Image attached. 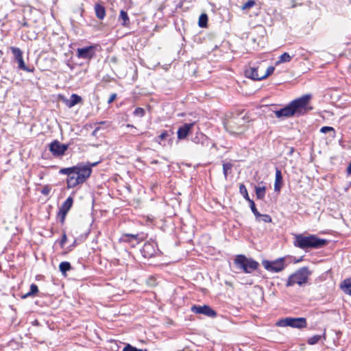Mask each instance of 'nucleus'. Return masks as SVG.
<instances>
[{
  "label": "nucleus",
  "instance_id": "obj_37",
  "mask_svg": "<svg viewBox=\"0 0 351 351\" xmlns=\"http://www.w3.org/2000/svg\"><path fill=\"white\" fill-rule=\"evenodd\" d=\"M67 213H68L61 210L60 209L58 212L57 217L59 219L60 222L62 225H63L64 223V221H65L66 216Z\"/></svg>",
  "mask_w": 351,
  "mask_h": 351
},
{
  "label": "nucleus",
  "instance_id": "obj_13",
  "mask_svg": "<svg viewBox=\"0 0 351 351\" xmlns=\"http://www.w3.org/2000/svg\"><path fill=\"white\" fill-rule=\"evenodd\" d=\"M145 239V237L143 233L140 234H128L125 233L123 234L120 238L121 242L132 243L133 241H136V244H138L141 241H143Z\"/></svg>",
  "mask_w": 351,
  "mask_h": 351
},
{
  "label": "nucleus",
  "instance_id": "obj_22",
  "mask_svg": "<svg viewBox=\"0 0 351 351\" xmlns=\"http://www.w3.org/2000/svg\"><path fill=\"white\" fill-rule=\"evenodd\" d=\"M119 21L121 22V25L123 27H128L130 25V19L127 12L121 10L119 16Z\"/></svg>",
  "mask_w": 351,
  "mask_h": 351
},
{
  "label": "nucleus",
  "instance_id": "obj_20",
  "mask_svg": "<svg viewBox=\"0 0 351 351\" xmlns=\"http://www.w3.org/2000/svg\"><path fill=\"white\" fill-rule=\"evenodd\" d=\"M191 141L195 144H202V145H204V144L207 143L208 139L206 135L199 132L196 133L195 136L191 138Z\"/></svg>",
  "mask_w": 351,
  "mask_h": 351
},
{
  "label": "nucleus",
  "instance_id": "obj_44",
  "mask_svg": "<svg viewBox=\"0 0 351 351\" xmlns=\"http://www.w3.org/2000/svg\"><path fill=\"white\" fill-rule=\"evenodd\" d=\"M51 189L49 185H45L41 189V193L44 195H48L50 193Z\"/></svg>",
  "mask_w": 351,
  "mask_h": 351
},
{
  "label": "nucleus",
  "instance_id": "obj_19",
  "mask_svg": "<svg viewBox=\"0 0 351 351\" xmlns=\"http://www.w3.org/2000/svg\"><path fill=\"white\" fill-rule=\"evenodd\" d=\"M282 176L281 171L276 168V178L274 183V191H280L282 187Z\"/></svg>",
  "mask_w": 351,
  "mask_h": 351
},
{
  "label": "nucleus",
  "instance_id": "obj_8",
  "mask_svg": "<svg viewBox=\"0 0 351 351\" xmlns=\"http://www.w3.org/2000/svg\"><path fill=\"white\" fill-rule=\"evenodd\" d=\"M98 45H92L77 49L76 56L80 59L90 60L96 56Z\"/></svg>",
  "mask_w": 351,
  "mask_h": 351
},
{
  "label": "nucleus",
  "instance_id": "obj_41",
  "mask_svg": "<svg viewBox=\"0 0 351 351\" xmlns=\"http://www.w3.org/2000/svg\"><path fill=\"white\" fill-rule=\"evenodd\" d=\"M256 2L254 0H248L242 5V10H247L252 8L255 5Z\"/></svg>",
  "mask_w": 351,
  "mask_h": 351
},
{
  "label": "nucleus",
  "instance_id": "obj_52",
  "mask_svg": "<svg viewBox=\"0 0 351 351\" xmlns=\"http://www.w3.org/2000/svg\"><path fill=\"white\" fill-rule=\"evenodd\" d=\"M67 66L70 67V69H73V66H71L69 62L66 63Z\"/></svg>",
  "mask_w": 351,
  "mask_h": 351
},
{
  "label": "nucleus",
  "instance_id": "obj_33",
  "mask_svg": "<svg viewBox=\"0 0 351 351\" xmlns=\"http://www.w3.org/2000/svg\"><path fill=\"white\" fill-rule=\"evenodd\" d=\"M239 192L245 200H247V202L251 200L248 195L247 190L244 184H241L239 185Z\"/></svg>",
  "mask_w": 351,
  "mask_h": 351
},
{
  "label": "nucleus",
  "instance_id": "obj_21",
  "mask_svg": "<svg viewBox=\"0 0 351 351\" xmlns=\"http://www.w3.org/2000/svg\"><path fill=\"white\" fill-rule=\"evenodd\" d=\"M95 11L96 16L99 19L102 20L104 19L106 16V9L103 5L100 3H96L95 5Z\"/></svg>",
  "mask_w": 351,
  "mask_h": 351
},
{
  "label": "nucleus",
  "instance_id": "obj_34",
  "mask_svg": "<svg viewBox=\"0 0 351 351\" xmlns=\"http://www.w3.org/2000/svg\"><path fill=\"white\" fill-rule=\"evenodd\" d=\"M75 169H77V168H75V166L67 168H62L60 169L59 173L62 175H66L68 177L72 173H75Z\"/></svg>",
  "mask_w": 351,
  "mask_h": 351
},
{
  "label": "nucleus",
  "instance_id": "obj_36",
  "mask_svg": "<svg viewBox=\"0 0 351 351\" xmlns=\"http://www.w3.org/2000/svg\"><path fill=\"white\" fill-rule=\"evenodd\" d=\"M291 60V56L287 52L283 53L280 57L277 63L289 62Z\"/></svg>",
  "mask_w": 351,
  "mask_h": 351
},
{
  "label": "nucleus",
  "instance_id": "obj_10",
  "mask_svg": "<svg viewBox=\"0 0 351 351\" xmlns=\"http://www.w3.org/2000/svg\"><path fill=\"white\" fill-rule=\"evenodd\" d=\"M158 251H159V250L156 243L154 241H150L144 244L141 250V253L144 258H150L156 256Z\"/></svg>",
  "mask_w": 351,
  "mask_h": 351
},
{
  "label": "nucleus",
  "instance_id": "obj_7",
  "mask_svg": "<svg viewBox=\"0 0 351 351\" xmlns=\"http://www.w3.org/2000/svg\"><path fill=\"white\" fill-rule=\"evenodd\" d=\"M285 257H281L274 261L263 260L262 265L269 271L280 272L282 271L287 265L285 264Z\"/></svg>",
  "mask_w": 351,
  "mask_h": 351
},
{
  "label": "nucleus",
  "instance_id": "obj_42",
  "mask_svg": "<svg viewBox=\"0 0 351 351\" xmlns=\"http://www.w3.org/2000/svg\"><path fill=\"white\" fill-rule=\"evenodd\" d=\"M260 221L262 220L265 223H271L272 221L271 217L267 214L262 215L260 217Z\"/></svg>",
  "mask_w": 351,
  "mask_h": 351
},
{
  "label": "nucleus",
  "instance_id": "obj_28",
  "mask_svg": "<svg viewBox=\"0 0 351 351\" xmlns=\"http://www.w3.org/2000/svg\"><path fill=\"white\" fill-rule=\"evenodd\" d=\"M10 51H12V54L14 55V59L16 61L19 60L23 58V51L21 49L16 47H10Z\"/></svg>",
  "mask_w": 351,
  "mask_h": 351
},
{
  "label": "nucleus",
  "instance_id": "obj_46",
  "mask_svg": "<svg viewBox=\"0 0 351 351\" xmlns=\"http://www.w3.org/2000/svg\"><path fill=\"white\" fill-rule=\"evenodd\" d=\"M239 119V117H234L232 119L230 120L228 123V126L227 127H232V123H237V121H238Z\"/></svg>",
  "mask_w": 351,
  "mask_h": 351
},
{
  "label": "nucleus",
  "instance_id": "obj_26",
  "mask_svg": "<svg viewBox=\"0 0 351 351\" xmlns=\"http://www.w3.org/2000/svg\"><path fill=\"white\" fill-rule=\"evenodd\" d=\"M321 339H326V332H325L322 335H315L310 337L307 340V343L309 345H315V344L317 343Z\"/></svg>",
  "mask_w": 351,
  "mask_h": 351
},
{
  "label": "nucleus",
  "instance_id": "obj_15",
  "mask_svg": "<svg viewBox=\"0 0 351 351\" xmlns=\"http://www.w3.org/2000/svg\"><path fill=\"white\" fill-rule=\"evenodd\" d=\"M195 125V123H184L178 130V138L180 140L184 139L189 134V132Z\"/></svg>",
  "mask_w": 351,
  "mask_h": 351
},
{
  "label": "nucleus",
  "instance_id": "obj_6",
  "mask_svg": "<svg viewBox=\"0 0 351 351\" xmlns=\"http://www.w3.org/2000/svg\"><path fill=\"white\" fill-rule=\"evenodd\" d=\"M98 164L97 162L94 163L88 162L87 165L78 163L75 165L77 169H75V173L79 176L80 181L84 183L91 175L92 167L96 166Z\"/></svg>",
  "mask_w": 351,
  "mask_h": 351
},
{
  "label": "nucleus",
  "instance_id": "obj_18",
  "mask_svg": "<svg viewBox=\"0 0 351 351\" xmlns=\"http://www.w3.org/2000/svg\"><path fill=\"white\" fill-rule=\"evenodd\" d=\"M82 101V98L80 96H79L78 95L75 94V93H73L71 95V97L69 99H65L64 101L65 105L69 108L73 107L74 106H75L76 104H77Z\"/></svg>",
  "mask_w": 351,
  "mask_h": 351
},
{
  "label": "nucleus",
  "instance_id": "obj_23",
  "mask_svg": "<svg viewBox=\"0 0 351 351\" xmlns=\"http://www.w3.org/2000/svg\"><path fill=\"white\" fill-rule=\"evenodd\" d=\"M341 290L348 295H351V278H346L340 285Z\"/></svg>",
  "mask_w": 351,
  "mask_h": 351
},
{
  "label": "nucleus",
  "instance_id": "obj_4",
  "mask_svg": "<svg viewBox=\"0 0 351 351\" xmlns=\"http://www.w3.org/2000/svg\"><path fill=\"white\" fill-rule=\"evenodd\" d=\"M311 274V272L308 270V268L306 267H302L296 271L294 274L289 276L286 286L291 287L295 284H298L299 285H302L305 284L308 281V276Z\"/></svg>",
  "mask_w": 351,
  "mask_h": 351
},
{
  "label": "nucleus",
  "instance_id": "obj_45",
  "mask_svg": "<svg viewBox=\"0 0 351 351\" xmlns=\"http://www.w3.org/2000/svg\"><path fill=\"white\" fill-rule=\"evenodd\" d=\"M334 130H335L334 128L332 127H330V126H324L320 129V132L324 134H326L328 132L334 131Z\"/></svg>",
  "mask_w": 351,
  "mask_h": 351
},
{
  "label": "nucleus",
  "instance_id": "obj_38",
  "mask_svg": "<svg viewBox=\"0 0 351 351\" xmlns=\"http://www.w3.org/2000/svg\"><path fill=\"white\" fill-rule=\"evenodd\" d=\"M145 110L144 108L138 107L133 112V114L135 117H143L145 116Z\"/></svg>",
  "mask_w": 351,
  "mask_h": 351
},
{
  "label": "nucleus",
  "instance_id": "obj_51",
  "mask_svg": "<svg viewBox=\"0 0 351 351\" xmlns=\"http://www.w3.org/2000/svg\"><path fill=\"white\" fill-rule=\"evenodd\" d=\"M293 151H294L293 147H291L290 148V153H289V154L291 155L293 152Z\"/></svg>",
  "mask_w": 351,
  "mask_h": 351
},
{
  "label": "nucleus",
  "instance_id": "obj_32",
  "mask_svg": "<svg viewBox=\"0 0 351 351\" xmlns=\"http://www.w3.org/2000/svg\"><path fill=\"white\" fill-rule=\"evenodd\" d=\"M208 16L206 14L203 13L199 17L198 25L200 27H206L208 24Z\"/></svg>",
  "mask_w": 351,
  "mask_h": 351
},
{
  "label": "nucleus",
  "instance_id": "obj_35",
  "mask_svg": "<svg viewBox=\"0 0 351 351\" xmlns=\"http://www.w3.org/2000/svg\"><path fill=\"white\" fill-rule=\"evenodd\" d=\"M16 62H18L19 69L25 71L27 72H32L34 71V69H29L25 65L23 58L17 60Z\"/></svg>",
  "mask_w": 351,
  "mask_h": 351
},
{
  "label": "nucleus",
  "instance_id": "obj_43",
  "mask_svg": "<svg viewBox=\"0 0 351 351\" xmlns=\"http://www.w3.org/2000/svg\"><path fill=\"white\" fill-rule=\"evenodd\" d=\"M66 241H67L66 234L65 232H64L61 239L59 241V244L62 248L64 247Z\"/></svg>",
  "mask_w": 351,
  "mask_h": 351
},
{
  "label": "nucleus",
  "instance_id": "obj_39",
  "mask_svg": "<svg viewBox=\"0 0 351 351\" xmlns=\"http://www.w3.org/2000/svg\"><path fill=\"white\" fill-rule=\"evenodd\" d=\"M274 70H275L274 66H268L266 71L263 74H261V78H263V80L265 79L266 77H267L268 76L271 75L274 73Z\"/></svg>",
  "mask_w": 351,
  "mask_h": 351
},
{
  "label": "nucleus",
  "instance_id": "obj_27",
  "mask_svg": "<svg viewBox=\"0 0 351 351\" xmlns=\"http://www.w3.org/2000/svg\"><path fill=\"white\" fill-rule=\"evenodd\" d=\"M255 192H256V197L258 199H263L265 196L266 187L265 186H255Z\"/></svg>",
  "mask_w": 351,
  "mask_h": 351
},
{
  "label": "nucleus",
  "instance_id": "obj_14",
  "mask_svg": "<svg viewBox=\"0 0 351 351\" xmlns=\"http://www.w3.org/2000/svg\"><path fill=\"white\" fill-rule=\"evenodd\" d=\"M261 68L260 66H250L249 68L245 71V76L253 80H262L263 78H261V75L258 73V71Z\"/></svg>",
  "mask_w": 351,
  "mask_h": 351
},
{
  "label": "nucleus",
  "instance_id": "obj_9",
  "mask_svg": "<svg viewBox=\"0 0 351 351\" xmlns=\"http://www.w3.org/2000/svg\"><path fill=\"white\" fill-rule=\"evenodd\" d=\"M68 148V144L61 143L58 140H54L49 145V149L55 157H60L64 155Z\"/></svg>",
  "mask_w": 351,
  "mask_h": 351
},
{
  "label": "nucleus",
  "instance_id": "obj_1",
  "mask_svg": "<svg viewBox=\"0 0 351 351\" xmlns=\"http://www.w3.org/2000/svg\"><path fill=\"white\" fill-rule=\"evenodd\" d=\"M327 244L326 239L319 238L315 234L305 236L303 234H298L294 236V246L302 250L319 249Z\"/></svg>",
  "mask_w": 351,
  "mask_h": 351
},
{
  "label": "nucleus",
  "instance_id": "obj_31",
  "mask_svg": "<svg viewBox=\"0 0 351 351\" xmlns=\"http://www.w3.org/2000/svg\"><path fill=\"white\" fill-rule=\"evenodd\" d=\"M232 166V164L229 162L223 163V173L226 180L228 178V173H231Z\"/></svg>",
  "mask_w": 351,
  "mask_h": 351
},
{
  "label": "nucleus",
  "instance_id": "obj_50",
  "mask_svg": "<svg viewBox=\"0 0 351 351\" xmlns=\"http://www.w3.org/2000/svg\"><path fill=\"white\" fill-rule=\"evenodd\" d=\"M126 127L127 128H134L133 125H131V124H127L126 125Z\"/></svg>",
  "mask_w": 351,
  "mask_h": 351
},
{
  "label": "nucleus",
  "instance_id": "obj_24",
  "mask_svg": "<svg viewBox=\"0 0 351 351\" xmlns=\"http://www.w3.org/2000/svg\"><path fill=\"white\" fill-rule=\"evenodd\" d=\"M73 204V198L69 196L61 205L60 210L68 213Z\"/></svg>",
  "mask_w": 351,
  "mask_h": 351
},
{
  "label": "nucleus",
  "instance_id": "obj_11",
  "mask_svg": "<svg viewBox=\"0 0 351 351\" xmlns=\"http://www.w3.org/2000/svg\"><path fill=\"white\" fill-rule=\"evenodd\" d=\"M191 311L195 314H201L204 315L205 316H207L208 317L214 318L217 317V312L213 309L210 306L208 305H193L191 307Z\"/></svg>",
  "mask_w": 351,
  "mask_h": 351
},
{
  "label": "nucleus",
  "instance_id": "obj_30",
  "mask_svg": "<svg viewBox=\"0 0 351 351\" xmlns=\"http://www.w3.org/2000/svg\"><path fill=\"white\" fill-rule=\"evenodd\" d=\"M248 202L250 204V207L251 208L252 212L256 217V221H260V217L261 216V214L258 211L254 202L252 199H251Z\"/></svg>",
  "mask_w": 351,
  "mask_h": 351
},
{
  "label": "nucleus",
  "instance_id": "obj_17",
  "mask_svg": "<svg viewBox=\"0 0 351 351\" xmlns=\"http://www.w3.org/2000/svg\"><path fill=\"white\" fill-rule=\"evenodd\" d=\"M80 184H82V182L80 181L79 176H77L75 173H72L66 178V184L68 189L74 188Z\"/></svg>",
  "mask_w": 351,
  "mask_h": 351
},
{
  "label": "nucleus",
  "instance_id": "obj_49",
  "mask_svg": "<svg viewBox=\"0 0 351 351\" xmlns=\"http://www.w3.org/2000/svg\"><path fill=\"white\" fill-rule=\"evenodd\" d=\"M75 245V241L73 242V243L69 247V251L71 250L72 248Z\"/></svg>",
  "mask_w": 351,
  "mask_h": 351
},
{
  "label": "nucleus",
  "instance_id": "obj_54",
  "mask_svg": "<svg viewBox=\"0 0 351 351\" xmlns=\"http://www.w3.org/2000/svg\"><path fill=\"white\" fill-rule=\"evenodd\" d=\"M245 115H244L241 119L245 121Z\"/></svg>",
  "mask_w": 351,
  "mask_h": 351
},
{
  "label": "nucleus",
  "instance_id": "obj_29",
  "mask_svg": "<svg viewBox=\"0 0 351 351\" xmlns=\"http://www.w3.org/2000/svg\"><path fill=\"white\" fill-rule=\"evenodd\" d=\"M38 292V286L36 284H32L30 285V290L29 292L22 296V298H27L28 297L34 296Z\"/></svg>",
  "mask_w": 351,
  "mask_h": 351
},
{
  "label": "nucleus",
  "instance_id": "obj_5",
  "mask_svg": "<svg viewBox=\"0 0 351 351\" xmlns=\"http://www.w3.org/2000/svg\"><path fill=\"white\" fill-rule=\"evenodd\" d=\"M276 326L279 327L290 326L294 328L302 329L307 326L306 319L304 317H285L279 319L276 322Z\"/></svg>",
  "mask_w": 351,
  "mask_h": 351
},
{
  "label": "nucleus",
  "instance_id": "obj_12",
  "mask_svg": "<svg viewBox=\"0 0 351 351\" xmlns=\"http://www.w3.org/2000/svg\"><path fill=\"white\" fill-rule=\"evenodd\" d=\"M174 133L171 130H164L161 134L156 138V142L162 146H171L174 139Z\"/></svg>",
  "mask_w": 351,
  "mask_h": 351
},
{
  "label": "nucleus",
  "instance_id": "obj_48",
  "mask_svg": "<svg viewBox=\"0 0 351 351\" xmlns=\"http://www.w3.org/2000/svg\"><path fill=\"white\" fill-rule=\"evenodd\" d=\"M347 173L348 174H351V162L349 163L347 167Z\"/></svg>",
  "mask_w": 351,
  "mask_h": 351
},
{
  "label": "nucleus",
  "instance_id": "obj_2",
  "mask_svg": "<svg viewBox=\"0 0 351 351\" xmlns=\"http://www.w3.org/2000/svg\"><path fill=\"white\" fill-rule=\"evenodd\" d=\"M311 99V95L306 94L289 103L295 117H299L305 115L313 109V107L310 106Z\"/></svg>",
  "mask_w": 351,
  "mask_h": 351
},
{
  "label": "nucleus",
  "instance_id": "obj_53",
  "mask_svg": "<svg viewBox=\"0 0 351 351\" xmlns=\"http://www.w3.org/2000/svg\"><path fill=\"white\" fill-rule=\"evenodd\" d=\"M23 25V26H27V23H24Z\"/></svg>",
  "mask_w": 351,
  "mask_h": 351
},
{
  "label": "nucleus",
  "instance_id": "obj_40",
  "mask_svg": "<svg viewBox=\"0 0 351 351\" xmlns=\"http://www.w3.org/2000/svg\"><path fill=\"white\" fill-rule=\"evenodd\" d=\"M122 351H147V350L146 349L143 350V349L136 348V347H134V346H131L130 344L128 343L123 348Z\"/></svg>",
  "mask_w": 351,
  "mask_h": 351
},
{
  "label": "nucleus",
  "instance_id": "obj_16",
  "mask_svg": "<svg viewBox=\"0 0 351 351\" xmlns=\"http://www.w3.org/2000/svg\"><path fill=\"white\" fill-rule=\"evenodd\" d=\"M275 114L278 118H280L282 117H295V114L292 110V108L289 104L285 107L275 111Z\"/></svg>",
  "mask_w": 351,
  "mask_h": 351
},
{
  "label": "nucleus",
  "instance_id": "obj_47",
  "mask_svg": "<svg viewBox=\"0 0 351 351\" xmlns=\"http://www.w3.org/2000/svg\"><path fill=\"white\" fill-rule=\"evenodd\" d=\"M117 98V94L116 93H112L110 95L108 100V104H111L112 102L114 101V100Z\"/></svg>",
  "mask_w": 351,
  "mask_h": 351
},
{
  "label": "nucleus",
  "instance_id": "obj_25",
  "mask_svg": "<svg viewBox=\"0 0 351 351\" xmlns=\"http://www.w3.org/2000/svg\"><path fill=\"white\" fill-rule=\"evenodd\" d=\"M59 269L62 275L66 276V272L71 269V265L69 262L63 261L60 263Z\"/></svg>",
  "mask_w": 351,
  "mask_h": 351
},
{
  "label": "nucleus",
  "instance_id": "obj_3",
  "mask_svg": "<svg viewBox=\"0 0 351 351\" xmlns=\"http://www.w3.org/2000/svg\"><path fill=\"white\" fill-rule=\"evenodd\" d=\"M234 263L237 268L246 274L252 273L259 266V263L257 261L251 258H248L243 254L237 255L234 260Z\"/></svg>",
  "mask_w": 351,
  "mask_h": 351
}]
</instances>
